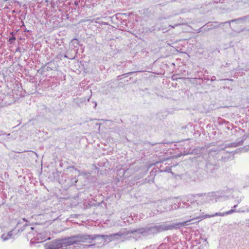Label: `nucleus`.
<instances>
[{"label": "nucleus", "instance_id": "1", "mask_svg": "<svg viewBox=\"0 0 249 249\" xmlns=\"http://www.w3.org/2000/svg\"><path fill=\"white\" fill-rule=\"evenodd\" d=\"M198 218L199 217H196L184 222L176 223L170 225L163 224L153 226H147L144 228L134 229V231H131V232L133 233V237L137 240L142 237H146L151 235L156 234L163 231L178 229L180 227L187 226L189 225V222Z\"/></svg>", "mask_w": 249, "mask_h": 249}, {"label": "nucleus", "instance_id": "2", "mask_svg": "<svg viewBox=\"0 0 249 249\" xmlns=\"http://www.w3.org/2000/svg\"><path fill=\"white\" fill-rule=\"evenodd\" d=\"M134 230H131L127 231H119L117 233L111 234L110 235H100V234H93V235H79L76 236H74L70 238V241L69 243L73 244V243H77L78 242H87L89 243H91L92 240L97 239L99 238H102L105 241L107 239H108L109 242H111L112 241L115 240H119L121 238L123 239V240H129L131 236H129L130 234H133V233L131 231H134Z\"/></svg>", "mask_w": 249, "mask_h": 249}, {"label": "nucleus", "instance_id": "3", "mask_svg": "<svg viewBox=\"0 0 249 249\" xmlns=\"http://www.w3.org/2000/svg\"><path fill=\"white\" fill-rule=\"evenodd\" d=\"M86 234H78L71 236H69L63 239L56 240L54 242L52 243L49 247V249H70V248H67L72 245H78L82 242H78L77 243L70 244L69 243L71 240L70 238L79 235H86Z\"/></svg>", "mask_w": 249, "mask_h": 249}, {"label": "nucleus", "instance_id": "4", "mask_svg": "<svg viewBox=\"0 0 249 249\" xmlns=\"http://www.w3.org/2000/svg\"><path fill=\"white\" fill-rule=\"evenodd\" d=\"M188 198L190 199L191 204L194 206H197L198 204L197 202H195L197 201L196 198L199 200H202L206 203H210L211 201L213 202V200H215V202L217 201L216 196L213 192L204 194H197L196 195H191L188 196Z\"/></svg>", "mask_w": 249, "mask_h": 249}, {"label": "nucleus", "instance_id": "5", "mask_svg": "<svg viewBox=\"0 0 249 249\" xmlns=\"http://www.w3.org/2000/svg\"><path fill=\"white\" fill-rule=\"evenodd\" d=\"M244 140H245V138H243L241 140H240L237 142L226 144L225 147L220 146L219 147H213V148L209 150V156H213L214 154H215L216 155H217L218 154H222V153L224 152L225 149L226 147H237V146L242 145L243 143V142Z\"/></svg>", "mask_w": 249, "mask_h": 249}, {"label": "nucleus", "instance_id": "6", "mask_svg": "<svg viewBox=\"0 0 249 249\" xmlns=\"http://www.w3.org/2000/svg\"><path fill=\"white\" fill-rule=\"evenodd\" d=\"M237 210L231 209L230 211L224 212V213H215L213 214H205L202 216V218L203 219L207 218H210L216 216H224L225 215H227L229 214H231L234 213H236Z\"/></svg>", "mask_w": 249, "mask_h": 249}, {"label": "nucleus", "instance_id": "7", "mask_svg": "<svg viewBox=\"0 0 249 249\" xmlns=\"http://www.w3.org/2000/svg\"><path fill=\"white\" fill-rule=\"evenodd\" d=\"M13 231L14 230H12L9 231L7 234H3L1 236V238L3 241H6L9 239L12 238L14 236Z\"/></svg>", "mask_w": 249, "mask_h": 249}, {"label": "nucleus", "instance_id": "8", "mask_svg": "<svg viewBox=\"0 0 249 249\" xmlns=\"http://www.w3.org/2000/svg\"><path fill=\"white\" fill-rule=\"evenodd\" d=\"M35 238L38 241V242H42V240L45 238V233L44 232L37 233Z\"/></svg>", "mask_w": 249, "mask_h": 249}, {"label": "nucleus", "instance_id": "9", "mask_svg": "<svg viewBox=\"0 0 249 249\" xmlns=\"http://www.w3.org/2000/svg\"><path fill=\"white\" fill-rule=\"evenodd\" d=\"M15 39H16V37L14 36V35H12V37H10V38L9 39V42L10 43H13L14 42Z\"/></svg>", "mask_w": 249, "mask_h": 249}, {"label": "nucleus", "instance_id": "10", "mask_svg": "<svg viewBox=\"0 0 249 249\" xmlns=\"http://www.w3.org/2000/svg\"><path fill=\"white\" fill-rule=\"evenodd\" d=\"M249 213V207L246 210H237L236 213Z\"/></svg>", "mask_w": 249, "mask_h": 249}, {"label": "nucleus", "instance_id": "11", "mask_svg": "<svg viewBox=\"0 0 249 249\" xmlns=\"http://www.w3.org/2000/svg\"><path fill=\"white\" fill-rule=\"evenodd\" d=\"M94 245H95V244H90V245H85V247H87V248H90Z\"/></svg>", "mask_w": 249, "mask_h": 249}, {"label": "nucleus", "instance_id": "12", "mask_svg": "<svg viewBox=\"0 0 249 249\" xmlns=\"http://www.w3.org/2000/svg\"><path fill=\"white\" fill-rule=\"evenodd\" d=\"M178 25H179V24H175L174 26L170 25V26L171 27L173 28H175V27H177Z\"/></svg>", "mask_w": 249, "mask_h": 249}, {"label": "nucleus", "instance_id": "13", "mask_svg": "<svg viewBox=\"0 0 249 249\" xmlns=\"http://www.w3.org/2000/svg\"><path fill=\"white\" fill-rule=\"evenodd\" d=\"M22 220L23 222H25V224H24V226H27V224H26V219H25V218H23V219H22Z\"/></svg>", "mask_w": 249, "mask_h": 249}, {"label": "nucleus", "instance_id": "14", "mask_svg": "<svg viewBox=\"0 0 249 249\" xmlns=\"http://www.w3.org/2000/svg\"><path fill=\"white\" fill-rule=\"evenodd\" d=\"M237 205H238V204H236V205H234V206L232 207V209H231L235 210V209L237 207Z\"/></svg>", "mask_w": 249, "mask_h": 249}, {"label": "nucleus", "instance_id": "15", "mask_svg": "<svg viewBox=\"0 0 249 249\" xmlns=\"http://www.w3.org/2000/svg\"><path fill=\"white\" fill-rule=\"evenodd\" d=\"M216 80V77L214 76H213L212 77V81H214V80Z\"/></svg>", "mask_w": 249, "mask_h": 249}, {"label": "nucleus", "instance_id": "16", "mask_svg": "<svg viewBox=\"0 0 249 249\" xmlns=\"http://www.w3.org/2000/svg\"><path fill=\"white\" fill-rule=\"evenodd\" d=\"M31 230L33 231L34 228L33 227H29Z\"/></svg>", "mask_w": 249, "mask_h": 249}, {"label": "nucleus", "instance_id": "17", "mask_svg": "<svg viewBox=\"0 0 249 249\" xmlns=\"http://www.w3.org/2000/svg\"><path fill=\"white\" fill-rule=\"evenodd\" d=\"M72 41L74 42V41H77V40L76 39H74L72 40Z\"/></svg>", "mask_w": 249, "mask_h": 249}, {"label": "nucleus", "instance_id": "18", "mask_svg": "<svg viewBox=\"0 0 249 249\" xmlns=\"http://www.w3.org/2000/svg\"><path fill=\"white\" fill-rule=\"evenodd\" d=\"M10 135H11V134H9L7 135V137L8 139H9V137L8 136H10Z\"/></svg>", "mask_w": 249, "mask_h": 249}, {"label": "nucleus", "instance_id": "19", "mask_svg": "<svg viewBox=\"0 0 249 249\" xmlns=\"http://www.w3.org/2000/svg\"><path fill=\"white\" fill-rule=\"evenodd\" d=\"M20 224V222H18V223L17 224V226L19 225Z\"/></svg>", "mask_w": 249, "mask_h": 249}, {"label": "nucleus", "instance_id": "20", "mask_svg": "<svg viewBox=\"0 0 249 249\" xmlns=\"http://www.w3.org/2000/svg\"><path fill=\"white\" fill-rule=\"evenodd\" d=\"M46 69H47V71H49V68L48 67H47Z\"/></svg>", "mask_w": 249, "mask_h": 249}, {"label": "nucleus", "instance_id": "21", "mask_svg": "<svg viewBox=\"0 0 249 249\" xmlns=\"http://www.w3.org/2000/svg\"><path fill=\"white\" fill-rule=\"evenodd\" d=\"M236 19H234V20H232L231 21V22H233V21H236Z\"/></svg>", "mask_w": 249, "mask_h": 249}, {"label": "nucleus", "instance_id": "22", "mask_svg": "<svg viewBox=\"0 0 249 249\" xmlns=\"http://www.w3.org/2000/svg\"><path fill=\"white\" fill-rule=\"evenodd\" d=\"M240 200H238V201H237L238 204L239 203H240Z\"/></svg>", "mask_w": 249, "mask_h": 249}, {"label": "nucleus", "instance_id": "23", "mask_svg": "<svg viewBox=\"0 0 249 249\" xmlns=\"http://www.w3.org/2000/svg\"><path fill=\"white\" fill-rule=\"evenodd\" d=\"M14 134H13V133H12V136H14Z\"/></svg>", "mask_w": 249, "mask_h": 249}, {"label": "nucleus", "instance_id": "24", "mask_svg": "<svg viewBox=\"0 0 249 249\" xmlns=\"http://www.w3.org/2000/svg\"><path fill=\"white\" fill-rule=\"evenodd\" d=\"M17 76H19V74H17Z\"/></svg>", "mask_w": 249, "mask_h": 249}, {"label": "nucleus", "instance_id": "25", "mask_svg": "<svg viewBox=\"0 0 249 249\" xmlns=\"http://www.w3.org/2000/svg\"><path fill=\"white\" fill-rule=\"evenodd\" d=\"M16 51H17V52H18V49H17V48Z\"/></svg>", "mask_w": 249, "mask_h": 249}]
</instances>
